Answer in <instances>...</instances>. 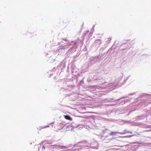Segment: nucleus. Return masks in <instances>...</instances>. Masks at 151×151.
<instances>
[{
    "label": "nucleus",
    "instance_id": "f257e3e1",
    "mask_svg": "<svg viewBox=\"0 0 151 151\" xmlns=\"http://www.w3.org/2000/svg\"><path fill=\"white\" fill-rule=\"evenodd\" d=\"M64 117L67 120L70 121L72 120V118L68 115H64Z\"/></svg>",
    "mask_w": 151,
    "mask_h": 151
},
{
    "label": "nucleus",
    "instance_id": "f03ea898",
    "mask_svg": "<svg viewBox=\"0 0 151 151\" xmlns=\"http://www.w3.org/2000/svg\"><path fill=\"white\" fill-rule=\"evenodd\" d=\"M117 133V132H111L109 134L110 135L114 136Z\"/></svg>",
    "mask_w": 151,
    "mask_h": 151
}]
</instances>
